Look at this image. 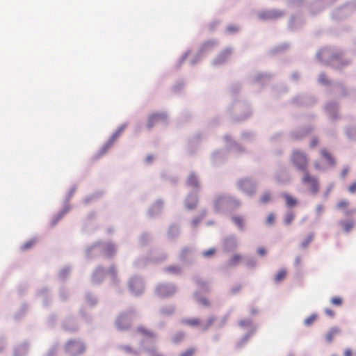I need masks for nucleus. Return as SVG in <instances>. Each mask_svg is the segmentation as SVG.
Returning a JSON list of instances; mask_svg holds the SVG:
<instances>
[{"label":"nucleus","mask_w":356,"mask_h":356,"mask_svg":"<svg viewBox=\"0 0 356 356\" xmlns=\"http://www.w3.org/2000/svg\"><path fill=\"white\" fill-rule=\"evenodd\" d=\"M275 216L273 213H270L268 214L266 218V223L268 225H273L275 222Z\"/></svg>","instance_id":"28"},{"label":"nucleus","mask_w":356,"mask_h":356,"mask_svg":"<svg viewBox=\"0 0 356 356\" xmlns=\"http://www.w3.org/2000/svg\"><path fill=\"white\" fill-rule=\"evenodd\" d=\"M248 183H249V181L248 180H242L240 181L239 184L241 187H243V186H245L246 184H248Z\"/></svg>","instance_id":"45"},{"label":"nucleus","mask_w":356,"mask_h":356,"mask_svg":"<svg viewBox=\"0 0 356 356\" xmlns=\"http://www.w3.org/2000/svg\"><path fill=\"white\" fill-rule=\"evenodd\" d=\"M108 252H109V254L111 255L113 252H114V249L113 247H108Z\"/></svg>","instance_id":"48"},{"label":"nucleus","mask_w":356,"mask_h":356,"mask_svg":"<svg viewBox=\"0 0 356 356\" xmlns=\"http://www.w3.org/2000/svg\"><path fill=\"white\" fill-rule=\"evenodd\" d=\"M35 243V239H31V240L24 243L22 245V250H26L31 248V247H33Z\"/></svg>","instance_id":"23"},{"label":"nucleus","mask_w":356,"mask_h":356,"mask_svg":"<svg viewBox=\"0 0 356 356\" xmlns=\"http://www.w3.org/2000/svg\"><path fill=\"white\" fill-rule=\"evenodd\" d=\"M295 215L293 211H289L286 213L284 218V222L286 225H289L291 224L293 220H294Z\"/></svg>","instance_id":"16"},{"label":"nucleus","mask_w":356,"mask_h":356,"mask_svg":"<svg viewBox=\"0 0 356 356\" xmlns=\"http://www.w3.org/2000/svg\"><path fill=\"white\" fill-rule=\"evenodd\" d=\"M176 291L174 286H169V284H162L156 287V294L161 298H169L173 295Z\"/></svg>","instance_id":"3"},{"label":"nucleus","mask_w":356,"mask_h":356,"mask_svg":"<svg viewBox=\"0 0 356 356\" xmlns=\"http://www.w3.org/2000/svg\"><path fill=\"white\" fill-rule=\"evenodd\" d=\"M165 270L168 273L175 274L179 273L180 272V269L177 266H169L165 268Z\"/></svg>","instance_id":"27"},{"label":"nucleus","mask_w":356,"mask_h":356,"mask_svg":"<svg viewBox=\"0 0 356 356\" xmlns=\"http://www.w3.org/2000/svg\"><path fill=\"white\" fill-rule=\"evenodd\" d=\"M222 200V198L221 197H219L216 201V206L218 207V204H220V201Z\"/></svg>","instance_id":"49"},{"label":"nucleus","mask_w":356,"mask_h":356,"mask_svg":"<svg viewBox=\"0 0 356 356\" xmlns=\"http://www.w3.org/2000/svg\"><path fill=\"white\" fill-rule=\"evenodd\" d=\"M344 356H352V351L351 350L347 348L344 351Z\"/></svg>","instance_id":"41"},{"label":"nucleus","mask_w":356,"mask_h":356,"mask_svg":"<svg viewBox=\"0 0 356 356\" xmlns=\"http://www.w3.org/2000/svg\"><path fill=\"white\" fill-rule=\"evenodd\" d=\"M323 209V207L321 204L318 205L317 207H316L317 211L319 213L322 211Z\"/></svg>","instance_id":"46"},{"label":"nucleus","mask_w":356,"mask_h":356,"mask_svg":"<svg viewBox=\"0 0 356 356\" xmlns=\"http://www.w3.org/2000/svg\"><path fill=\"white\" fill-rule=\"evenodd\" d=\"M314 168L316 170H321L322 169L319 161H315L314 163Z\"/></svg>","instance_id":"40"},{"label":"nucleus","mask_w":356,"mask_h":356,"mask_svg":"<svg viewBox=\"0 0 356 356\" xmlns=\"http://www.w3.org/2000/svg\"><path fill=\"white\" fill-rule=\"evenodd\" d=\"M183 323L185 325H190L192 327H196L201 324L200 320L197 318L184 319L183 321Z\"/></svg>","instance_id":"11"},{"label":"nucleus","mask_w":356,"mask_h":356,"mask_svg":"<svg viewBox=\"0 0 356 356\" xmlns=\"http://www.w3.org/2000/svg\"><path fill=\"white\" fill-rule=\"evenodd\" d=\"M241 259V257L238 254L234 255L229 261V266H234L239 263Z\"/></svg>","instance_id":"21"},{"label":"nucleus","mask_w":356,"mask_h":356,"mask_svg":"<svg viewBox=\"0 0 356 356\" xmlns=\"http://www.w3.org/2000/svg\"><path fill=\"white\" fill-rule=\"evenodd\" d=\"M332 356H337V355H332Z\"/></svg>","instance_id":"55"},{"label":"nucleus","mask_w":356,"mask_h":356,"mask_svg":"<svg viewBox=\"0 0 356 356\" xmlns=\"http://www.w3.org/2000/svg\"><path fill=\"white\" fill-rule=\"evenodd\" d=\"M109 271L113 276L115 275L116 272L114 267L111 268Z\"/></svg>","instance_id":"47"},{"label":"nucleus","mask_w":356,"mask_h":356,"mask_svg":"<svg viewBox=\"0 0 356 356\" xmlns=\"http://www.w3.org/2000/svg\"><path fill=\"white\" fill-rule=\"evenodd\" d=\"M286 276V270L285 269H282L275 276L274 281L277 283H280L285 279Z\"/></svg>","instance_id":"13"},{"label":"nucleus","mask_w":356,"mask_h":356,"mask_svg":"<svg viewBox=\"0 0 356 356\" xmlns=\"http://www.w3.org/2000/svg\"><path fill=\"white\" fill-rule=\"evenodd\" d=\"M348 173V168H345L343 170L342 172H341V176L343 177H346L347 175V174Z\"/></svg>","instance_id":"43"},{"label":"nucleus","mask_w":356,"mask_h":356,"mask_svg":"<svg viewBox=\"0 0 356 356\" xmlns=\"http://www.w3.org/2000/svg\"><path fill=\"white\" fill-rule=\"evenodd\" d=\"M348 191L350 193H356V181L353 182L348 187Z\"/></svg>","instance_id":"33"},{"label":"nucleus","mask_w":356,"mask_h":356,"mask_svg":"<svg viewBox=\"0 0 356 356\" xmlns=\"http://www.w3.org/2000/svg\"><path fill=\"white\" fill-rule=\"evenodd\" d=\"M126 321V318L124 316H120L117 321V325L118 327L120 328V329H126L129 327V325H127V326H123L121 325V323Z\"/></svg>","instance_id":"26"},{"label":"nucleus","mask_w":356,"mask_h":356,"mask_svg":"<svg viewBox=\"0 0 356 356\" xmlns=\"http://www.w3.org/2000/svg\"><path fill=\"white\" fill-rule=\"evenodd\" d=\"M129 288L133 293L136 295L139 294L143 290V282L139 278H132L129 281Z\"/></svg>","instance_id":"4"},{"label":"nucleus","mask_w":356,"mask_h":356,"mask_svg":"<svg viewBox=\"0 0 356 356\" xmlns=\"http://www.w3.org/2000/svg\"><path fill=\"white\" fill-rule=\"evenodd\" d=\"M250 324V321L249 320L245 319L242 320L239 322V325L241 326H247Z\"/></svg>","instance_id":"36"},{"label":"nucleus","mask_w":356,"mask_h":356,"mask_svg":"<svg viewBox=\"0 0 356 356\" xmlns=\"http://www.w3.org/2000/svg\"><path fill=\"white\" fill-rule=\"evenodd\" d=\"M271 199V196L269 193H265L261 197V201L263 203H267L269 202Z\"/></svg>","instance_id":"30"},{"label":"nucleus","mask_w":356,"mask_h":356,"mask_svg":"<svg viewBox=\"0 0 356 356\" xmlns=\"http://www.w3.org/2000/svg\"><path fill=\"white\" fill-rule=\"evenodd\" d=\"M341 331L339 328L334 327L331 329L325 335V339L328 343H331L334 337L339 334H340Z\"/></svg>","instance_id":"9"},{"label":"nucleus","mask_w":356,"mask_h":356,"mask_svg":"<svg viewBox=\"0 0 356 356\" xmlns=\"http://www.w3.org/2000/svg\"><path fill=\"white\" fill-rule=\"evenodd\" d=\"M229 31H234L235 29L234 28L229 27Z\"/></svg>","instance_id":"53"},{"label":"nucleus","mask_w":356,"mask_h":356,"mask_svg":"<svg viewBox=\"0 0 356 356\" xmlns=\"http://www.w3.org/2000/svg\"><path fill=\"white\" fill-rule=\"evenodd\" d=\"M241 289V287H238L236 289H233L232 291L233 293H236V291H239Z\"/></svg>","instance_id":"50"},{"label":"nucleus","mask_w":356,"mask_h":356,"mask_svg":"<svg viewBox=\"0 0 356 356\" xmlns=\"http://www.w3.org/2000/svg\"><path fill=\"white\" fill-rule=\"evenodd\" d=\"M319 81L323 83H326L327 80L325 74H321L319 77Z\"/></svg>","instance_id":"39"},{"label":"nucleus","mask_w":356,"mask_h":356,"mask_svg":"<svg viewBox=\"0 0 356 356\" xmlns=\"http://www.w3.org/2000/svg\"><path fill=\"white\" fill-rule=\"evenodd\" d=\"M165 120V115L163 113H155L149 116L148 126L152 127L154 124L163 122Z\"/></svg>","instance_id":"5"},{"label":"nucleus","mask_w":356,"mask_h":356,"mask_svg":"<svg viewBox=\"0 0 356 356\" xmlns=\"http://www.w3.org/2000/svg\"><path fill=\"white\" fill-rule=\"evenodd\" d=\"M198 202L197 196L190 195L186 200V207L188 209H193L196 207Z\"/></svg>","instance_id":"7"},{"label":"nucleus","mask_w":356,"mask_h":356,"mask_svg":"<svg viewBox=\"0 0 356 356\" xmlns=\"http://www.w3.org/2000/svg\"><path fill=\"white\" fill-rule=\"evenodd\" d=\"M317 316L315 314L309 316L305 320V324L307 326L311 325L316 319Z\"/></svg>","instance_id":"25"},{"label":"nucleus","mask_w":356,"mask_h":356,"mask_svg":"<svg viewBox=\"0 0 356 356\" xmlns=\"http://www.w3.org/2000/svg\"><path fill=\"white\" fill-rule=\"evenodd\" d=\"M149 356H163L158 350L155 348L148 350Z\"/></svg>","instance_id":"32"},{"label":"nucleus","mask_w":356,"mask_h":356,"mask_svg":"<svg viewBox=\"0 0 356 356\" xmlns=\"http://www.w3.org/2000/svg\"><path fill=\"white\" fill-rule=\"evenodd\" d=\"M291 161L293 165L300 171L304 173L307 171L309 165V159L307 155L298 149H295L292 152Z\"/></svg>","instance_id":"1"},{"label":"nucleus","mask_w":356,"mask_h":356,"mask_svg":"<svg viewBox=\"0 0 356 356\" xmlns=\"http://www.w3.org/2000/svg\"><path fill=\"white\" fill-rule=\"evenodd\" d=\"M331 303L336 306H340L342 304V299L339 297H334L330 300Z\"/></svg>","instance_id":"29"},{"label":"nucleus","mask_w":356,"mask_h":356,"mask_svg":"<svg viewBox=\"0 0 356 356\" xmlns=\"http://www.w3.org/2000/svg\"><path fill=\"white\" fill-rule=\"evenodd\" d=\"M325 313L327 314H328V315H330L331 316L334 315V312L332 309H326L325 310Z\"/></svg>","instance_id":"42"},{"label":"nucleus","mask_w":356,"mask_h":356,"mask_svg":"<svg viewBox=\"0 0 356 356\" xmlns=\"http://www.w3.org/2000/svg\"><path fill=\"white\" fill-rule=\"evenodd\" d=\"M350 204V202L347 200H342L339 201L337 204V208L338 209L342 210L346 209Z\"/></svg>","instance_id":"20"},{"label":"nucleus","mask_w":356,"mask_h":356,"mask_svg":"<svg viewBox=\"0 0 356 356\" xmlns=\"http://www.w3.org/2000/svg\"><path fill=\"white\" fill-rule=\"evenodd\" d=\"M187 184L191 186H197L198 180L197 177L194 174L191 175L188 178Z\"/></svg>","instance_id":"17"},{"label":"nucleus","mask_w":356,"mask_h":356,"mask_svg":"<svg viewBox=\"0 0 356 356\" xmlns=\"http://www.w3.org/2000/svg\"><path fill=\"white\" fill-rule=\"evenodd\" d=\"M318 139L316 138H314L311 140L310 147L313 148V147H316L318 145Z\"/></svg>","instance_id":"35"},{"label":"nucleus","mask_w":356,"mask_h":356,"mask_svg":"<svg viewBox=\"0 0 356 356\" xmlns=\"http://www.w3.org/2000/svg\"><path fill=\"white\" fill-rule=\"evenodd\" d=\"M162 312H163V314L167 313V312H165L164 310H163V311H162Z\"/></svg>","instance_id":"54"},{"label":"nucleus","mask_w":356,"mask_h":356,"mask_svg":"<svg viewBox=\"0 0 356 356\" xmlns=\"http://www.w3.org/2000/svg\"><path fill=\"white\" fill-rule=\"evenodd\" d=\"M232 220L240 228H243V219L241 216H234L232 218Z\"/></svg>","instance_id":"22"},{"label":"nucleus","mask_w":356,"mask_h":356,"mask_svg":"<svg viewBox=\"0 0 356 356\" xmlns=\"http://www.w3.org/2000/svg\"><path fill=\"white\" fill-rule=\"evenodd\" d=\"M355 211H356V210H355V209L348 210V211H345V214H346V216H349V215H350V214H352V213H355Z\"/></svg>","instance_id":"44"},{"label":"nucleus","mask_w":356,"mask_h":356,"mask_svg":"<svg viewBox=\"0 0 356 356\" xmlns=\"http://www.w3.org/2000/svg\"><path fill=\"white\" fill-rule=\"evenodd\" d=\"M284 197L285 198L286 205L292 207L297 204V200L289 194H284Z\"/></svg>","instance_id":"15"},{"label":"nucleus","mask_w":356,"mask_h":356,"mask_svg":"<svg viewBox=\"0 0 356 356\" xmlns=\"http://www.w3.org/2000/svg\"><path fill=\"white\" fill-rule=\"evenodd\" d=\"M340 225L346 232H349L354 227V222L353 220L341 221Z\"/></svg>","instance_id":"12"},{"label":"nucleus","mask_w":356,"mask_h":356,"mask_svg":"<svg viewBox=\"0 0 356 356\" xmlns=\"http://www.w3.org/2000/svg\"><path fill=\"white\" fill-rule=\"evenodd\" d=\"M259 254L264 256L266 253V250L264 248H259L257 250Z\"/></svg>","instance_id":"37"},{"label":"nucleus","mask_w":356,"mask_h":356,"mask_svg":"<svg viewBox=\"0 0 356 356\" xmlns=\"http://www.w3.org/2000/svg\"><path fill=\"white\" fill-rule=\"evenodd\" d=\"M124 350L128 353L137 355V352L136 350H132L130 347L126 346L124 348Z\"/></svg>","instance_id":"38"},{"label":"nucleus","mask_w":356,"mask_h":356,"mask_svg":"<svg viewBox=\"0 0 356 356\" xmlns=\"http://www.w3.org/2000/svg\"><path fill=\"white\" fill-rule=\"evenodd\" d=\"M152 158V156H147V161H150Z\"/></svg>","instance_id":"52"},{"label":"nucleus","mask_w":356,"mask_h":356,"mask_svg":"<svg viewBox=\"0 0 356 356\" xmlns=\"http://www.w3.org/2000/svg\"><path fill=\"white\" fill-rule=\"evenodd\" d=\"M232 54L231 49H225L223 50L218 56L216 59V63H220L225 61L228 58L230 57Z\"/></svg>","instance_id":"8"},{"label":"nucleus","mask_w":356,"mask_h":356,"mask_svg":"<svg viewBox=\"0 0 356 356\" xmlns=\"http://www.w3.org/2000/svg\"><path fill=\"white\" fill-rule=\"evenodd\" d=\"M67 347L69 350H72L74 348H76V352L77 353L79 354L83 353L86 349L85 346L82 343H80L79 341H76L75 340L69 341L67 343Z\"/></svg>","instance_id":"6"},{"label":"nucleus","mask_w":356,"mask_h":356,"mask_svg":"<svg viewBox=\"0 0 356 356\" xmlns=\"http://www.w3.org/2000/svg\"><path fill=\"white\" fill-rule=\"evenodd\" d=\"M200 302L202 305H204V306H206V307H209V300H208L207 298H200Z\"/></svg>","instance_id":"34"},{"label":"nucleus","mask_w":356,"mask_h":356,"mask_svg":"<svg viewBox=\"0 0 356 356\" xmlns=\"http://www.w3.org/2000/svg\"><path fill=\"white\" fill-rule=\"evenodd\" d=\"M303 184L308 186L309 191L313 194H316L319 191V185L318 179L312 176L309 172H305L302 178Z\"/></svg>","instance_id":"2"},{"label":"nucleus","mask_w":356,"mask_h":356,"mask_svg":"<svg viewBox=\"0 0 356 356\" xmlns=\"http://www.w3.org/2000/svg\"><path fill=\"white\" fill-rule=\"evenodd\" d=\"M215 252H216V250L213 249V248H211V249H209L208 250L204 251L203 252V255L204 257H211V256H213L215 254Z\"/></svg>","instance_id":"31"},{"label":"nucleus","mask_w":356,"mask_h":356,"mask_svg":"<svg viewBox=\"0 0 356 356\" xmlns=\"http://www.w3.org/2000/svg\"><path fill=\"white\" fill-rule=\"evenodd\" d=\"M321 156L328 162L331 165L334 164V160L330 153L326 149H322L321 151Z\"/></svg>","instance_id":"10"},{"label":"nucleus","mask_w":356,"mask_h":356,"mask_svg":"<svg viewBox=\"0 0 356 356\" xmlns=\"http://www.w3.org/2000/svg\"><path fill=\"white\" fill-rule=\"evenodd\" d=\"M283 12L278 10H270L268 13V17L272 19H277L283 15Z\"/></svg>","instance_id":"18"},{"label":"nucleus","mask_w":356,"mask_h":356,"mask_svg":"<svg viewBox=\"0 0 356 356\" xmlns=\"http://www.w3.org/2000/svg\"><path fill=\"white\" fill-rule=\"evenodd\" d=\"M196 351V349L195 348H190L187 349L186 350L182 352L179 356H193Z\"/></svg>","instance_id":"24"},{"label":"nucleus","mask_w":356,"mask_h":356,"mask_svg":"<svg viewBox=\"0 0 356 356\" xmlns=\"http://www.w3.org/2000/svg\"><path fill=\"white\" fill-rule=\"evenodd\" d=\"M226 321H227V319L225 318L223 319V321H222V325H221L222 327L226 323Z\"/></svg>","instance_id":"51"},{"label":"nucleus","mask_w":356,"mask_h":356,"mask_svg":"<svg viewBox=\"0 0 356 356\" xmlns=\"http://www.w3.org/2000/svg\"><path fill=\"white\" fill-rule=\"evenodd\" d=\"M215 321H216V317L215 316L209 317L207 319V322L202 325V327H201L202 330H203V331L208 330L213 325V324L214 323Z\"/></svg>","instance_id":"14"},{"label":"nucleus","mask_w":356,"mask_h":356,"mask_svg":"<svg viewBox=\"0 0 356 356\" xmlns=\"http://www.w3.org/2000/svg\"><path fill=\"white\" fill-rule=\"evenodd\" d=\"M138 331L143 334V335L145 336H147L150 338H154L155 337V334L154 332H152V331H149V330H147V329L144 328V327H138Z\"/></svg>","instance_id":"19"}]
</instances>
